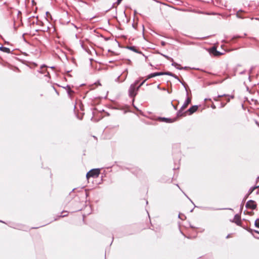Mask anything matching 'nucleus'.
<instances>
[{"label": "nucleus", "mask_w": 259, "mask_h": 259, "mask_svg": "<svg viewBox=\"0 0 259 259\" xmlns=\"http://www.w3.org/2000/svg\"><path fill=\"white\" fill-rule=\"evenodd\" d=\"M138 83L139 81L136 80L134 83L130 85V87L128 89V95L130 97L134 98L136 96L137 91H138L137 90V85L138 84Z\"/></svg>", "instance_id": "1"}, {"label": "nucleus", "mask_w": 259, "mask_h": 259, "mask_svg": "<svg viewBox=\"0 0 259 259\" xmlns=\"http://www.w3.org/2000/svg\"><path fill=\"white\" fill-rule=\"evenodd\" d=\"M100 169L95 168L91 169L86 175V177L88 179L90 178H97L100 174Z\"/></svg>", "instance_id": "2"}, {"label": "nucleus", "mask_w": 259, "mask_h": 259, "mask_svg": "<svg viewBox=\"0 0 259 259\" xmlns=\"http://www.w3.org/2000/svg\"><path fill=\"white\" fill-rule=\"evenodd\" d=\"M47 66L45 65L41 66L40 69L37 71L36 76L38 77H40L39 74H44L45 76H49V73L47 71L46 68Z\"/></svg>", "instance_id": "3"}, {"label": "nucleus", "mask_w": 259, "mask_h": 259, "mask_svg": "<svg viewBox=\"0 0 259 259\" xmlns=\"http://www.w3.org/2000/svg\"><path fill=\"white\" fill-rule=\"evenodd\" d=\"M245 206L247 208L254 210L256 208V204L254 200H249L246 202Z\"/></svg>", "instance_id": "4"}, {"label": "nucleus", "mask_w": 259, "mask_h": 259, "mask_svg": "<svg viewBox=\"0 0 259 259\" xmlns=\"http://www.w3.org/2000/svg\"><path fill=\"white\" fill-rule=\"evenodd\" d=\"M232 222L235 223L238 226H242L241 217L238 214H236L235 215L234 219L233 221H232Z\"/></svg>", "instance_id": "5"}, {"label": "nucleus", "mask_w": 259, "mask_h": 259, "mask_svg": "<svg viewBox=\"0 0 259 259\" xmlns=\"http://www.w3.org/2000/svg\"><path fill=\"white\" fill-rule=\"evenodd\" d=\"M209 53L214 56H219L223 54L222 53L217 51V48L215 47H213L210 49Z\"/></svg>", "instance_id": "6"}, {"label": "nucleus", "mask_w": 259, "mask_h": 259, "mask_svg": "<svg viewBox=\"0 0 259 259\" xmlns=\"http://www.w3.org/2000/svg\"><path fill=\"white\" fill-rule=\"evenodd\" d=\"M126 48L135 53L142 55L143 56L145 57L146 59L147 58V57L145 56L141 51H139L135 46H127Z\"/></svg>", "instance_id": "7"}, {"label": "nucleus", "mask_w": 259, "mask_h": 259, "mask_svg": "<svg viewBox=\"0 0 259 259\" xmlns=\"http://www.w3.org/2000/svg\"><path fill=\"white\" fill-rule=\"evenodd\" d=\"M158 120L161 122H164L166 123H171L176 120V118H170L166 117H158Z\"/></svg>", "instance_id": "8"}, {"label": "nucleus", "mask_w": 259, "mask_h": 259, "mask_svg": "<svg viewBox=\"0 0 259 259\" xmlns=\"http://www.w3.org/2000/svg\"><path fill=\"white\" fill-rule=\"evenodd\" d=\"M198 106L197 105H193L189 108V109L186 111V112H188L189 115H192L198 110Z\"/></svg>", "instance_id": "9"}, {"label": "nucleus", "mask_w": 259, "mask_h": 259, "mask_svg": "<svg viewBox=\"0 0 259 259\" xmlns=\"http://www.w3.org/2000/svg\"><path fill=\"white\" fill-rule=\"evenodd\" d=\"M163 75V72H154L149 74L147 77V79H150L152 77H154L157 76L162 75Z\"/></svg>", "instance_id": "10"}, {"label": "nucleus", "mask_w": 259, "mask_h": 259, "mask_svg": "<svg viewBox=\"0 0 259 259\" xmlns=\"http://www.w3.org/2000/svg\"><path fill=\"white\" fill-rule=\"evenodd\" d=\"M191 98L187 97V98H186L183 105L181 107V109H186L188 105L191 103Z\"/></svg>", "instance_id": "11"}, {"label": "nucleus", "mask_w": 259, "mask_h": 259, "mask_svg": "<svg viewBox=\"0 0 259 259\" xmlns=\"http://www.w3.org/2000/svg\"><path fill=\"white\" fill-rule=\"evenodd\" d=\"M163 75H167L171 76V77H174L175 78L177 79L179 82H181V80L179 79V78L178 77V76H177L176 75H175V74H173L172 73H171L170 72H169V71L164 72H163Z\"/></svg>", "instance_id": "12"}, {"label": "nucleus", "mask_w": 259, "mask_h": 259, "mask_svg": "<svg viewBox=\"0 0 259 259\" xmlns=\"http://www.w3.org/2000/svg\"><path fill=\"white\" fill-rule=\"evenodd\" d=\"M171 65L176 67L177 69L179 70H182V69H186L187 68V67H180V65L178 64L176 62H172Z\"/></svg>", "instance_id": "13"}, {"label": "nucleus", "mask_w": 259, "mask_h": 259, "mask_svg": "<svg viewBox=\"0 0 259 259\" xmlns=\"http://www.w3.org/2000/svg\"><path fill=\"white\" fill-rule=\"evenodd\" d=\"M0 51L8 54H10L11 53V50L9 48L5 47L2 45L0 46Z\"/></svg>", "instance_id": "14"}, {"label": "nucleus", "mask_w": 259, "mask_h": 259, "mask_svg": "<svg viewBox=\"0 0 259 259\" xmlns=\"http://www.w3.org/2000/svg\"><path fill=\"white\" fill-rule=\"evenodd\" d=\"M184 110V109H181V108L180 109L179 111H178V112L177 113V117H182V116H184L186 115V113L187 112H186V111L185 112H183V111Z\"/></svg>", "instance_id": "15"}, {"label": "nucleus", "mask_w": 259, "mask_h": 259, "mask_svg": "<svg viewBox=\"0 0 259 259\" xmlns=\"http://www.w3.org/2000/svg\"><path fill=\"white\" fill-rule=\"evenodd\" d=\"M65 89H67V94L69 96H71V94L73 93V91L71 89V88L69 85H67L66 87H63Z\"/></svg>", "instance_id": "16"}, {"label": "nucleus", "mask_w": 259, "mask_h": 259, "mask_svg": "<svg viewBox=\"0 0 259 259\" xmlns=\"http://www.w3.org/2000/svg\"><path fill=\"white\" fill-rule=\"evenodd\" d=\"M243 12L242 10H240L236 13V16L241 19H243L244 17L242 15V13Z\"/></svg>", "instance_id": "17"}, {"label": "nucleus", "mask_w": 259, "mask_h": 259, "mask_svg": "<svg viewBox=\"0 0 259 259\" xmlns=\"http://www.w3.org/2000/svg\"><path fill=\"white\" fill-rule=\"evenodd\" d=\"M259 187V185L255 187H251L248 192V195H249L250 194L252 193V192L257 188Z\"/></svg>", "instance_id": "18"}, {"label": "nucleus", "mask_w": 259, "mask_h": 259, "mask_svg": "<svg viewBox=\"0 0 259 259\" xmlns=\"http://www.w3.org/2000/svg\"><path fill=\"white\" fill-rule=\"evenodd\" d=\"M244 229H245L246 230H247L249 232H250V233L251 234H253V232H255V233H258L259 234V231H257V230H252L251 229H250V228H246L245 227H243Z\"/></svg>", "instance_id": "19"}, {"label": "nucleus", "mask_w": 259, "mask_h": 259, "mask_svg": "<svg viewBox=\"0 0 259 259\" xmlns=\"http://www.w3.org/2000/svg\"><path fill=\"white\" fill-rule=\"evenodd\" d=\"M15 11H16L17 12V16L18 17H19V15H21V12L19 10H16V9H14L12 11L10 12V15H12V14L15 12Z\"/></svg>", "instance_id": "20"}, {"label": "nucleus", "mask_w": 259, "mask_h": 259, "mask_svg": "<svg viewBox=\"0 0 259 259\" xmlns=\"http://www.w3.org/2000/svg\"><path fill=\"white\" fill-rule=\"evenodd\" d=\"M225 97H227V98L226 99L227 102H229L230 101V99H233L234 98V95L230 96V95H227V96H225Z\"/></svg>", "instance_id": "21"}, {"label": "nucleus", "mask_w": 259, "mask_h": 259, "mask_svg": "<svg viewBox=\"0 0 259 259\" xmlns=\"http://www.w3.org/2000/svg\"><path fill=\"white\" fill-rule=\"evenodd\" d=\"M227 96V95H226V94H223V95H218V96H217V97H213V100H214V101H218V98H221V97H223V96Z\"/></svg>", "instance_id": "22"}, {"label": "nucleus", "mask_w": 259, "mask_h": 259, "mask_svg": "<svg viewBox=\"0 0 259 259\" xmlns=\"http://www.w3.org/2000/svg\"><path fill=\"white\" fill-rule=\"evenodd\" d=\"M161 55H162L163 57H164L165 58H166L167 59L169 60V61H170L171 62H173V59L166 55H163L162 54H161Z\"/></svg>", "instance_id": "23"}, {"label": "nucleus", "mask_w": 259, "mask_h": 259, "mask_svg": "<svg viewBox=\"0 0 259 259\" xmlns=\"http://www.w3.org/2000/svg\"><path fill=\"white\" fill-rule=\"evenodd\" d=\"M254 226L255 227L259 228V219H257L255 221Z\"/></svg>", "instance_id": "24"}, {"label": "nucleus", "mask_w": 259, "mask_h": 259, "mask_svg": "<svg viewBox=\"0 0 259 259\" xmlns=\"http://www.w3.org/2000/svg\"><path fill=\"white\" fill-rule=\"evenodd\" d=\"M147 78L144 80V81H143L138 87H137V90H138L139 89V88L145 83V82L146 81Z\"/></svg>", "instance_id": "25"}, {"label": "nucleus", "mask_w": 259, "mask_h": 259, "mask_svg": "<svg viewBox=\"0 0 259 259\" xmlns=\"http://www.w3.org/2000/svg\"><path fill=\"white\" fill-rule=\"evenodd\" d=\"M183 85V87H184V88L185 89V90L186 91V92H187V85L184 82H182L181 81L180 82Z\"/></svg>", "instance_id": "26"}, {"label": "nucleus", "mask_w": 259, "mask_h": 259, "mask_svg": "<svg viewBox=\"0 0 259 259\" xmlns=\"http://www.w3.org/2000/svg\"><path fill=\"white\" fill-rule=\"evenodd\" d=\"M183 85V87H184V88L185 89V90L186 91V92H187V85L184 82H182L181 81L180 82Z\"/></svg>", "instance_id": "27"}, {"label": "nucleus", "mask_w": 259, "mask_h": 259, "mask_svg": "<svg viewBox=\"0 0 259 259\" xmlns=\"http://www.w3.org/2000/svg\"><path fill=\"white\" fill-rule=\"evenodd\" d=\"M240 37H241V36H239V35H236V36H233V37H232V40H234V39H236V38H240Z\"/></svg>", "instance_id": "28"}, {"label": "nucleus", "mask_w": 259, "mask_h": 259, "mask_svg": "<svg viewBox=\"0 0 259 259\" xmlns=\"http://www.w3.org/2000/svg\"><path fill=\"white\" fill-rule=\"evenodd\" d=\"M171 105L172 106L175 110H177V106L173 105L172 102H171Z\"/></svg>", "instance_id": "29"}, {"label": "nucleus", "mask_w": 259, "mask_h": 259, "mask_svg": "<svg viewBox=\"0 0 259 259\" xmlns=\"http://www.w3.org/2000/svg\"><path fill=\"white\" fill-rule=\"evenodd\" d=\"M122 1V0H117V2L116 3H117V4L118 5H119L121 2Z\"/></svg>", "instance_id": "30"}, {"label": "nucleus", "mask_w": 259, "mask_h": 259, "mask_svg": "<svg viewBox=\"0 0 259 259\" xmlns=\"http://www.w3.org/2000/svg\"><path fill=\"white\" fill-rule=\"evenodd\" d=\"M226 104H224V103H221V108H223L225 106Z\"/></svg>", "instance_id": "31"}, {"label": "nucleus", "mask_w": 259, "mask_h": 259, "mask_svg": "<svg viewBox=\"0 0 259 259\" xmlns=\"http://www.w3.org/2000/svg\"><path fill=\"white\" fill-rule=\"evenodd\" d=\"M67 215V214H63V215H60V217H64L66 216Z\"/></svg>", "instance_id": "32"}, {"label": "nucleus", "mask_w": 259, "mask_h": 259, "mask_svg": "<svg viewBox=\"0 0 259 259\" xmlns=\"http://www.w3.org/2000/svg\"><path fill=\"white\" fill-rule=\"evenodd\" d=\"M211 107L213 108V109H215V106L214 105H211Z\"/></svg>", "instance_id": "33"}, {"label": "nucleus", "mask_w": 259, "mask_h": 259, "mask_svg": "<svg viewBox=\"0 0 259 259\" xmlns=\"http://www.w3.org/2000/svg\"><path fill=\"white\" fill-rule=\"evenodd\" d=\"M185 195L187 196V198L190 200V201L192 203H193V202L192 200H191V199H190V198H189V197H188L186 194H185Z\"/></svg>", "instance_id": "34"}, {"label": "nucleus", "mask_w": 259, "mask_h": 259, "mask_svg": "<svg viewBox=\"0 0 259 259\" xmlns=\"http://www.w3.org/2000/svg\"><path fill=\"white\" fill-rule=\"evenodd\" d=\"M230 237V234H228L227 236H226V238L228 239Z\"/></svg>", "instance_id": "35"}, {"label": "nucleus", "mask_w": 259, "mask_h": 259, "mask_svg": "<svg viewBox=\"0 0 259 259\" xmlns=\"http://www.w3.org/2000/svg\"><path fill=\"white\" fill-rule=\"evenodd\" d=\"M48 15H50L49 12H46V15L48 16Z\"/></svg>", "instance_id": "36"}, {"label": "nucleus", "mask_w": 259, "mask_h": 259, "mask_svg": "<svg viewBox=\"0 0 259 259\" xmlns=\"http://www.w3.org/2000/svg\"><path fill=\"white\" fill-rule=\"evenodd\" d=\"M10 9H12V8L9 7L8 8V11H9Z\"/></svg>", "instance_id": "37"}, {"label": "nucleus", "mask_w": 259, "mask_h": 259, "mask_svg": "<svg viewBox=\"0 0 259 259\" xmlns=\"http://www.w3.org/2000/svg\"><path fill=\"white\" fill-rule=\"evenodd\" d=\"M208 100L207 99H205V101H206V100ZM208 100H211V99H209Z\"/></svg>", "instance_id": "38"}, {"label": "nucleus", "mask_w": 259, "mask_h": 259, "mask_svg": "<svg viewBox=\"0 0 259 259\" xmlns=\"http://www.w3.org/2000/svg\"><path fill=\"white\" fill-rule=\"evenodd\" d=\"M249 195H248V194L246 195L245 198H246L247 197H248Z\"/></svg>", "instance_id": "39"}, {"label": "nucleus", "mask_w": 259, "mask_h": 259, "mask_svg": "<svg viewBox=\"0 0 259 259\" xmlns=\"http://www.w3.org/2000/svg\"><path fill=\"white\" fill-rule=\"evenodd\" d=\"M149 65L151 66H152V65L151 63H149Z\"/></svg>", "instance_id": "40"}, {"label": "nucleus", "mask_w": 259, "mask_h": 259, "mask_svg": "<svg viewBox=\"0 0 259 259\" xmlns=\"http://www.w3.org/2000/svg\"><path fill=\"white\" fill-rule=\"evenodd\" d=\"M164 45V42H162V45Z\"/></svg>", "instance_id": "41"}, {"label": "nucleus", "mask_w": 259, "mask_h": 259, "mask_svg": "<svg viewBox=\"0 0 259 259\" xmlns=\"http://www.w3.org/2000/svg\"><path fill=\"white\" fill-rule=\"evenodd\" d=\"M258 179H259V177H258L257 178V182L258 181Z\"/></svg>", "instance_id": "42"}, {"label": "nucleus", "mask_w": 259, "mask_h": 259, "mask_svg": "<svg viewBox=\"0 0 259 259\" xmlns=\"http://www.w3.org/2000/svg\"><path fill=\"white\" fill-rule=\"evenodd\" d=\"M75 190V188L73 189L72 191H74Z\"/></svg>", "instance_id": "43"}, {"label": "nucleus", "mask_w": 259, "mask_h": 259, "mask_svg": "<svg viewBox=\"0 0 259 259\" xmlns=\"http://www.w3.org/2000/svg\"><path fill=\"white\" fill-rule=\"evenodd\" d=\"M257 238L259 239V237H256Z\"/></svg>", "instance_id": "44"}, {"label": "nucleus", "mask_w": 259, "mask_h": 259, "mask_svg": "<svg viewBox=\"0 0 259 259\" xmlns=\"http://www.w3.org/2000/svg\"><path fill=\"white\" fill-rule=\"evenodd\" d=\"M1 222H2V221H1Z\"/></svg>", "instance_id": "45"}]
</instances>
